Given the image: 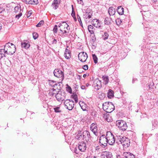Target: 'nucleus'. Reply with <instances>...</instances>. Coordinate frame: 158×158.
Instances as JSON below:
<instances>
[{
  "label": "nucleus",
  "mask_w": 158,
  "mask_h": 158,
  "mask_svg": "<svg viewBox=\"0 0 158 158\" xmlns=\"http://www.w3.org/2000/svg\"><path fill=\"white\" fill-rule=\"evenodd\" d=\"M58 27L60 28V31L62 32V36H66L67 34L69 33L70 30V27L68 24L64 22H61L58 25Z\"/></svg>",
  "instance_id": "obj_1"
},
{
  "label": "nucleus",
  "mask_w": 158,
  "mask_h": 158,
  "mask_svg": "<svg viewBox=\"0 0 158 158\" xmlns=\"http://www.w3.org/2000/svg\"><path fill=\"white\" fill-rule=\"evenodd\" d=\"M4 50L5 53L11 55L14 53L16 51L15 47L12 43H8L5 45Z\"/></svg>",
  "instance_id": "obj_2"
},
{
  "label": "nucleus",
  "mask_w": 158,
  "mask_h": 158,
  "mask_svg": "<svg viewBox=\"0 0 158 158\" xmlns=\"http://www.w3.org/2000/svg\"><path fill=\"white\" fill-rule=\"evenodd\" d=\"M102 108L107 113H111L114 109V106L112 102H106L102 104Z\"/></svg>",
  "instance_id": "obj_3"
},
{
  "label": "nucleus",
  "mask_w": 158,
  "mask_h": 158,
  "mask_svg": "<svg viewBox=\"0 0 158 158\" xmlns=\"http://www.w3.org/2000/svg\"><path fill=\"white\" fill-rule=\"evenodd\" d=\"M106 137L107 140V143L110 145H114L115 143V139L114 135L110 131H107Z\"/></svg>",
  "instance_id": "obj_4"
},
{
  "label": "nucleus",
  "mask_w": 158,
  "mask_h": 158,
  "mask_svg": "<svg viewBox=\"0 0 158 158\" xmlns=\"http://www.w3.org/2000/svg\"><path fill=\"white\" fill-rule=\"evenodd\" d=\"M116 126L121 130L125 131L127 129V126L126 123L122 120H119L116 122Z\"/></svg>",
  "instance_id": "obj_5"
},
{
  "label": "nucleus",
  "mask_w": 158,
  "mask_h": 158,
  "mask_svg": "<svg viewBox=\"0 0 158 158\" xmlns=\"http://www.w3.org/2000/svg\"><path fill=\"white\" fill-rule=\"evenodd\" d=\"M66 96V94L64 91L60 90L58 91V93L56 95V97L58 101H63L65 99Z\"/></svg>",
  "instance_id": "obj_6"
},
{
  "label": "nucleus",
  "mask_w": 158,
  "mask_h": 158,
  "mask_svg": "<svg viewBox=\"0 0 158 158\" xmlns=\"http://www.w3.org/2000/svg\"><path fill=\"white\" fill-rule=\"evenodd\" d=\"M106 135H102L99 139V143L102 147L105 148L107 146V140Z\"/></svg>",
  "instance_id": "obj_7"
},
{
  "label": "nucleus",
  "mask_w": 158,
  "mask_h": 158,
  "mask_svg": "<svg viewBox=\"0 0 158 158\" xmlns=\"http://www.w3.org/2000/svg\"><path fill=\"white\" fill-rule=\"evenodd\" d=\"M64 104L66 108L69 110L73 109L74 106V102L72 100L67 99L64 102Z\"/></svg>",
  "instance_id": "obj_8"
},
{
  "label": "nucleus",
  "mask_w": 158,
  "mask_h": 158,
  "mask_svg": "<svg viewBox=\"0 0 158 158\" xmlns=\"http://www.w3.org/2000/svg\"><path fill=\"white\" fill-rule=\"evenodd\" d=\"M54 76L56 77L61 78V81H63L64 78V74L62 71L59 69H56L54 71Z\"/></svg>",
  "instance_id": "obj_9"
},
{
  "label": "nucleus",
  "mask_w": 158,
  "mask_h": 158,
  "mask_svg": "<svg viewBox=\"0 0 158 158\" xmlns=\"http://www.w3.org/2000/svg\"><path fill=\"white\" fill-rule=\"evenodd\" d=\"M92 86L96 90H98L102 87L101 81L99 80L98 78L96 79L94 81Z\"/></svg>",
  "instance_id": "obj_10"
},
{
  "label": "nucleus",
  "mask_w": 158,
  "mask_h": 158,
  "mask_svg": "<svg viewBox=\"0 0 158 158\" xmlns=\"http://www.w3.org/2000/svg\"><path fill=\"white\" fill-rule=\"evenodd\" d=\"M88 57L87 54L84 52H80L78 55V58L79 60L82 62H85Z\"/></svg>",
  "instance_id": "obj_11"
},
{
  "label": "nucleus",
  "mask_w": 158,
  "mask_h": 158,
  "mask_svg": "<svg viewBox=\"0 0 158 158\" xmlns=\"http://www.w3.org/2000/svg\"><path fill=\"white\" fill-rule=\"evenodd\" d=\"M101 158H113L111 152L105 151L102 153Z\"/></svg>",
  "instance_id": "obj_12"
},
{
  "label": "nucleus",
  "mask_w": 158,
  "mask_h": 158,
  "mask_svg": "<svg viewBox=\"0 0 158 158\" xmlns=\"http://www.w3.org/2000/svg\"><path fill=\"white\" fill-rule=\"evenodd\" d=\"M122 142V144L124 147H128L130 146V140L127 138L125 137L124 138H123Z\"/></svg>",
  "instance_id": "obj_13"
},
{
  "label": "nucleus",
  "mask_w": 158,
  "mask_h": 158,
  "mask_svg": "<svg viewBox=\"0 0 158 158\" xmlns=\"http://www.w3.org/2000/svg\"><path fill=\"white\" fill-rule=\"evenodd\" d=\"M90 129L91 131L95 135L97 133V127L95 123H93L90 126Z\"/></svg>",
  "instance_id": "obj_14"
},
{
  "label": "nucleus",
  "mask_w": 158,
  "mask_h": 158,
  "mask_svg": "<svg viewBox=\"0 0 158 158\" xmlns=\"http://www.w3.org/2000/svg\"><path fill=\"white\" fill-rule=\"evenodd\" d=\"M79 150L81 152H84L86 149V145L85 143H79L78 146Z\"/></svg>",
  "instance_id": "obj_15"
},
{
  "label": "nucleus",
  "mask_w": 158,
  "mask_h": 158,
  "mask_svg": "<svg viewBox=\"0 0 158 158\" xmlns=\"http://www.w3.org/2000/svg\"><path fill=\"white\" fill-rule=\"evenodd\" d=\"M94 31L93 30H89V33L91 34L90 36L91 37V40H90V42H92V44L94 47H95V45L94 44V42L96 41V38L95 35L94 34Z\"/></svg>",
  "instance_id": "obj_16"
},
{
  "label": "nucleus",
  "mask_w": 158,
  "mask_h": 158,
  "mask_svg": "<svg viewBox=\"0 0 158 158\" xmlns=\"http://www.w3.org/2000/svg\"><path fill=\"white\" fill-rule=\"evenodd\" d=\"M79 104L83 111H88V107L87 105L85 102L81 101L79 102Z\"/></svg>",
  "instance_id": "obj_17"
},
{
  "label": "nucleus",
  "mask_w": 158,
  "mask_h": 158,
  "mask_svg": "<svg viewBox=\"0 0 158 158\" xmlns=\"http://www.w3.org/2000/svg\"><path fill=\"white\" fill-rule=\"evenodd\" d=\"M108 113L106 112L104 113L103 114V117L107 121L110 122L112 120V118Z\"/></svg>",
  "instance_id": "obj_18"
},
{
  "label": "nucleus",
  "mask_w": 158,
  "mask_h": 158,
  "mask_svg": "<svg viewBox=\"0 0 158 158\" xmlns=\"http://www.w3.org/2000/svg\"><path fill=\"white\" fill-rule=\"evenodd\" d=\"M116 12V10L113 7H109L108 10V12L109 15H114Z\"/></svg>",
  "instance_id": "obj_19"
},
{
  "label": "nucleus",
  "mask_w": 158,
  "mask_h": 158,
  "mask_svg": "<svg viewBox=\"0 0 158 158\" xmlns=\"http://www.w3.org/2000/svg\"><path fill=\"white\" fill-rule=\"evenodd\" d=\"M25 2L29 4H37L38 3V0H25Z\"/></svg>",
  "instance_id": "obj_20"
},
{
  "label": "nucleus",
  "mask_w": 158,
  "mask_h": 158,
  "mask_svg": "<svg viewBox=\"0 0 158 158\" xmlns=\"http://www.w3.org/2000/svg\"><path fill=\"white\" fill-rule=\"evenodd\" d=\"M147 7V9L146 10L142 11H141V12H142V14L143 15L146 16H147V15L149 14V12L148 11V10L147 8V6H143V7H142V10H144V7Z\"/></svg>",
  "instance_id": "obj_21"
},
{
  "label": "nucleus",
  "mask_w": 158,
  "mask_h": 158,
  "mask_svg": "<svg viewBox=\"0 0 158 158\" xmlns=\"http://www.w3.org/2000/svg\"><path fill=\"white\" fill-rule=\"evenodd\" d=\"M117 11L120 15H122L124 13V8L121 6H118Z\"/></svg>",
  "instance_id": "obj_22"
},
{
  "label": "nucleus",
  "mask_w": 158,
  "mask_h": 158,
  "mask_svg": "<svg viewBox=\"0 0 158 158\" xmlns=\"http://www.w3.org/2000/svg\"><path fill=\"white\" fill-rule=\"evenodd\" d=\"M64 56L67 59H69L71 57V53L69 50L66 48L64 54Z\"/></svg>",
  "instance_id": "obj_23"
},
{
  "label": "nucleus",
  "mask_w": 158,
  "mask_h": 158,
  "mask_svg": "<svg viewBox=\"0 0 158 158\" xmlns=\"http://www.w3.org/2000/svg\"><path fill=\"white\" fill-rule=\"evenodd\" d=\"M112 19L111 18L108 17H105L104 19L105 24L109 25L111 23Z\"/></svg>",
  "instance_id": "obj_24"
},
{
  "label": "nucleus",
  "mask_w": 158,
  "mask_h": 158,
  "mask_svg": "<svg viewBox=\"0 0 158 158\" xmlns=\"http://www.w3.org/2000/svg\"><path fill=\"white\" fill-rule=\"evenodd\" d=\"M21 44L22 47L25 49L28 48L30 46V44L27 42H23Z\"/></svg>",
  "instance_id": "obj_25"
},
{
  "label": "nucleus",
  "mask_w": 158,
  "mask_h": 158,
  "mask_svg": "<svg viewBox=\"0 0 158 158\" xmlns=\"http://www.w3.org/2000/svg\"><path fill=\"white\" fill-rule=\"evenodd\" d=\"M92 13L91 14V15H89V20H92V21L91 22V24L94 26V24L98 22V19H93V18L92 17Z\"/></svg>",
  "instance_id": "obj_26"
},
{
  "label": "nucleus",
  "mask_w": 158,
  "mask_h": 158,
  "mask_svg": "<svg viewBox=\"0 0 158 158\" xmlns=\"http://www.w3.org/2000/svg\"><path fill=\"white\" fill-rule=\"evenodd\" d=\"M107 96L109 98H111L114 96L113 91L111 89H109L107 93Z\"/></svg>",
  "instance_id": "obj_27"
},
{
  "label": "nucleus",
  "mask_w": 158,
  "mask_h": 158,
  "mask_svg": "<svg viewBox=\"0 0 158 158\" xmlns=\"http://www.w3.org/2000/svg\"><path fill=\"white\" fill-rule=\"evenodd\" d=\"M56 89H53L49 91V95L51 96H52L54 95H56Z\"/></svg>",
  "instance_id": "obj_28"
},
{
  "label": "nucleus",
  "mask_w": 158,
  "mask_h": 158,
  "mask_svg": "<svg viewBox=\"0 0 158 158\" xmlns=\"http://www.w3.org/2000/svg\"><path fill=\"white\" fill-rule=\"evenodd\" d=\"M102 79L103 81V83L105 85H106L108 82L109 79L108 76H103Z\"/></svg>",
  "instance_id": "obj_29"
},
{
  "label": "nucleus",
  "mask_w": 158,
  "mask_h": 158,
  "mask_svg": "<svg viewBox=\"0 0 158 158\" xmlns=\"http://www.w3.org/2000/svg\"><path fill=\"white\" fill-rule=\"evenodd\" d=\"M62 82H59L57 83H56V85H57L56 86H54V87L56 88L57 89L59 90L61 89V87H62Z\"/></svg>",
  "instance_id": "obj_30"
},
{
  "label": "nucleus",
  "mask_w": 158,
  "mask_h": 158,
  "mask_svg": "<svg viewBox=\"0 0 158 158\" xmlns=\"http://www.w3.org/2000/svg\"><path fill=\"white\" fill-rule=\"evenodd\" d=\"M104 34L102 35V38L103 40H105L108 39L109 35L106 32H104Z\"/></svg>",
  "instance_id": "obj_31"
},
{
  "label": "nucleus",
  "mask_w": 158,
  "mask_h": 158,
  "mask_svg": "<svg viewBox=\"0 0 158 158\" xmlns=\"http://www.w3.org/2000/svg\"><path fill=\"white\" fill-rule=\"evenodd\" d=\"M90 114L93 116L96 117L97 114V112L95 111L94 109L92 107V109L90 110Z\"/></svg>",
  "instance_id": "obj_32"
},
{
  "label": "nucleus",
  "mask_w": 158,
  "mask_h": 158,
  "mask_svg": "<svg viewBox=\"0 0 158 158\" xmlns=\"http://www.w3.org/2000/svg\"><path fill=\"white\" fill-rule=\"evenodd\" d=\"M158 123V122L156 120H153L152 122V124L153 126L152 127L154 129H155V128H156V127H157Z\"/></svg>",
  "instance_id": "obj_33"
},
{
  "label": "nucleus",
  "mask_w": 158,
  "mask_h": 158,
  "mask_svg": "<svg viewBox=\"0 0 158 158\" xmlns=\"http://www.w3.org/2000/svg\"><path fill=\"white\" fill-rule=\"evenodd\" d=\"M20 7L19 6H15L14 9V12L16 13L18 12L19 10L20 11L19 12H21V9L19 8Z\"/></svg>",
  "instance_id": "obj_34"
},
{
  "label": "nucleus",
  "mask_w": 158,
  "mask_h": 158,
  "mask_svg": "<svg viewBox=\"0 0 158 158\" xmlns=\"http://www.w3.org/2000/svg\"><path fill=\"white\" fill-rule=\"evenodd\" d=\"M49 84L50 85L53 87H54V86H56L57 85H56V82L52 80H50L49 81Z\"/></svg>",
  "instance_id": "obj_35"
},
{
  "label": "nucleus",
  "mask_w": 158,
  "mask_h": 158,
  "mask_svg": "<svg viewBox=\"0 0 158 158\" xmlns=\"http://www.w3.org/2000/svg\"><path fill=\"white\" fill-rule=\"evenodd\" d=\"M82 133L81 132L79 133L78 134L75 136V138L77 139L80 140L82 139Z\"/></svg>",
  "instance_id": "obj_36"
},
{
  "label": "nucleus",
  "mask_w": 158,
  "mask_h": 158,
  "mask_svg": "<svg viewBox=\"0 0 158 158\" xmlns=\"http://www.w3.org/2000/svg\"><path fill=\"white\" fill-rule=\"evenodd\" d=\"M94 26L97 28H100L101 27V23L98 19L96 23L94 24Z\"/></svg>",
  "instance_id": "obj_37"
},
{
  "label": "nucleus",
  "mask_w": 158,
  "mask_h": 158,
  "mask_svg": "<svg viewBox=\"0 0 158 158\" xmlns=\"http://www.w3.org/2000/svg\"><path fill=\"white\" fill-rule=\"evenodd\" d=\"M93 58L95 63L96 64L98 62V58L94 54L92 55Z\"/></svg>",
  "instance_id": "obj_38"
},
{
  "label": "nucleus",
  "mask_w": 158,
  "mask_h": 158,
  "mask_svg": "<svg viewBox=\"0 0 158 158\" xmlns=\"http://www.w3.org/2000/svg\"><path fill=\"white\" fill-rule=\"evenodd\" d=\"M55 112L56 113H60L61 112V111L60 109V107H57L54 108Z\"/></svg>",
  "instance_id": "obj_39"
},
{
  "label": "nucleus",
  "mask_w": 158,
  "mask_h": 158,
  "mask_svg": "<svg viewBox=\"0 0 158 158\" xmlns=\"http://www.w3.org/2000/svg\"><path fill=\"white\" fill-rule=\"evenodd\" d=\"M128 155L127 156H126V157H123V158H135L134 155L131 154V153H129Z\"/></svg>",
  "instance_id": "obj_40"
},
{
  "label": "nucleus",
  "mask_w": 158,
  "mask_h": 158,
  "mask_svg": "<svg viewBox=\"0 0 158 158\" xmlns=\"http://www.w3.org/2000/svg\"><path fill=\"white\" fill-rule=\"evenodd\" d=\"M33 38L35 40L36 39H37V38L38 37V35L36 32H34L33 33Z\"/></svg>",
  "instance_id": "obj_41"
},
{
  "label": "nucleus",
  "mask_w": 158,
  "mask_h": 158,
  "mask_svg": "<svg viewBox=\"0 0 158 158\" xmlns=\"http://www.w3.org/2000/svg\"><path fill=\"white\" fill-rule=\"evenodd\" d=\"M44 23V21L43 20H41L36 25V27H40L42 26Z\"/></svg>",
  "instance_id": "obj_42"
},
{
  "label": "nucleus",
  "mask_w": 158,
  "mask_h": 158,
  "mask_svg": "<svg viewBox=\"0 0 158 158\" xmlns=\"http://www.w3.org/2000/svg\"><path fill=\"white\" fill-rule=\"evenodd\" d=\"M58 5H57L56 4H54L53 3H52V8L55 10L57 9L59 6Z\"/></svg>",
  "instance_id": "obj_43"
},
{
  "label": "nucleus",
  "mask_w": 158,
  "mask_h": 158,
  "mask_svg": "<svg viewBox=\"0 0 158 158\" xmlns=\"http://www.w3.org/2000/svg\"><path fill=\"white\" fill-rule=\"evenodd\" d=\"M53 31L54 33H57V25H55L53 29Z\"/></svg>",
  "instance_id": "obj_44"
},
{
  "label": "nucleus",
  "mask_w": 158,
  "mask_h": 158,
  "mask_svg": "<svg viewBox=\"0 0 158 158\" xmlns=\"http://www.w3.org/2000/svg\"><path fill=\"white\" fill-rule=\"evenodd\" d=\"M32 10H30L27 12V13L26 14V15L27 18L29 17L32 14Z\"/></svg>",
  "instance_id": "obj_45"
},
{
  "label": "nucleus",
  "mask_w": 158,
  "mask_h": 158,
  "mask_svg": "<svg viewBox=\"0 0 158 158\" xmlns=\"http://www.w3.org/2000/svg\"><path fill=\"white\" fill-rule=\"evenodd\" d=\"M72 13L71 14V15L74 18V17L75 16V13L74 10V8L73 7V5H72Z\"/></svg>",
  "instance_id": "obj_46"
},
{
  "label": "nucleus",
  "mask_w": 158,
  "mask_h": 158,
  "mask_svg": "<svg viewBox=\"0 0 158 158\" xmlns=\"http://www.w3.org/2000/svg\"><path fill=\"white\" fill-rule=\"evenodd\" d=\"M60 2V0H54L53 3L54 4H56L57 5H59Z\"/></svg>",
  "instance_id": "obj_47"
},
{
  "label": "nucleus",
  "mask_w": 158,
  "mask_h": 158,
  "mask_svg": "<svg viewBox=\"0 0 158 158\" xmlns=\"http://www.w3.org/2000/svg\"><path fill=\"white\" fill-rule=\"evenodd\" d=\"M115 21H116V24L118 26L122 22V21H121V19H116V20Z\"/></svg>",
  "instance_id": "obj_48"
},
{
  "label": "nucleus",
  "mask_w": 158,
  "mask_h": 158,
  "mask_svg": "<svg viewBox=\"0 0 158 158\" xmlns=\"http://www.w3.org/2000/svg\"><path fill=\"white\" fill-rule=\"evenodd\" d=\"M67 90L70 93H71L72 92V90L70 87L68 86V87L66 88Z\"/></svg>",
  "instance_id": "obj_49"
},
{
  "label": "nucleus",
  "mask_w": 158,
  "mask_h": 158,
  "mask_svg": "<svg viewBox=\"0 0 158 158\" xmlns=\"http://www.w3.org/2000/svg\"><path fill=\"white\" fill-rule=\"evenodd\" d=\"M22 15V12H19V14L16 15L15 17L18 19Z\"/></svg>",
  "instance_id": "obj_50"
},
{
  "label": "nucleus",
  "mask_w": 158,
  "mask_h": 158,
  "mask_svg": "<svg viewBox=\"0 0 158 158\" xmlns=\"http://www.w3.org/2000/svg\"><path fill=\"white\" fill-rule=\"evenodd\" d=\"M125 137H123L121 136H119V137L118 138V140H119V141L122 144V139H123V138H124Z\"/></svg>",
  "instance_id": "obj_51"
},
{
  "label": "nucleus",
  "mask_w": 158,
  "mask_h": 158,
  "mask_svg": "<svg viewBox=\"0 0 158 158\" xmlns=\"http://www.w3.org/2000/svg\"><path fill=\"white\" fill-rule=\"evenodd\" d=\"M73 98H74L76 102H78V98L77 97V96L74 95L73 96Z\"/></svg>",
  "instance_id": "obj_52"
},
{
  "label": "nucleus",
  "mask_w": 158,
  "mask_h": 158,
  "mask_svg": "<svg viewBox=\"0 0 158 158\" xmlns=\"http://www.w3.org/2000/svg\"><path fill=\"white\" fill-rule=\"evenodd\" d=\"M83 68L84 69L86 70L88 69V65H85L83 66Z\"/></svg>",
  "instance_id": "obj_53"
},
{
  "label": "nucleus",
  "mask_w": 158,
  "mask_h": 158,
  "mask_svg": "<svg viewBox=\"0 0 158 158\" xmlns=\"http://www.w3.org/2000/svg\"><path fill=\"white\" fill-rule=\"evenodd\" d=\"M4 10L5 9L0 7V13H2V11H4Z\"/></svg>",
  "instance_id": "obj_54"
},
{
  "label": "nucleus",
  "mask_w": 158,
  "mask_h": 158,
  "mask_svg": "<svg viewBox=\"0 0 158 158\" xmlns=\"http://www.w3.org/2000/svg\"><path fill=\"white\" fill-rule=\"evenodd\" d=\"M81 88L82 89H86L87 88H86V86L85 85H82L81 86Z\"/></svg>",
  "instance_id": "obj_55"
},
{
  "label": "nucleus",
  "mask_w": 158,
  "mask_h": 158,
  "mask_svg": "<svg viewBox=\"0 0 158 158\" xmlns=\"http://www.w3.org/2000/svg\"><path fill=\"white\" fill-rule=\"evenodd\" d=\"M57 43V40H56L54 39V40L52 41V44H56Z\"/></svg>",
  "instance_id": "obj_56"
},
{
  "label": "nucleus",
  "mask_w": 158,
  "mask_h": 158,
  "mask_svg": "<svg viewBox=\"0 0 158 158\" xmlns=\"http://www.w3.org/2000/svg\"><path fill=\"white\" fill-rule=\"evenodd\" d=\"M3 56H5L4 54H0V59H2Z\"/></svg>",
  "instance_id": "obj_57"
},
{
  "label": "nucleus",
  "mask_w": 158,
  "mask_h": 158,
  "mask_svg": "<svg viewBox=\"0 0 158 158\" xmlns=\"http://www.w3.org/2000/svg\"><path fill=\"white\" fill-rule=\"evenodd\" d=\"M91 149V150H96V148L94 147H93Z\"/></svg>",
  "instance_id": "obj_58"
},
{
  "label": "nucleus",
  "mask_w": 158,
  "mask_h": 158,
  "mask_svg": "<svg viewBox=\"0 0 158 158\" xmlns=\"http://www.w3.org/2000/svg\"><path fill=\"white\" fill-rule=\"evenodd\" d=\"M3 52V49H0V54H3L2 52Z\"/></svg>",
  "instance_id": "obj_59"
},
{
  "label": "nucleus",
  "mask_w": 158,
  "mask_h": 158,
  "mask_svg": "<svg viewBox=\"0 0 158 158\" xmlns=\"http://www.w3.org/2000/svg\"><path fill=\"white\" fill-rule=\"evenodd\" d=\"M35 47L37 48L38 50H40L39 49V47L38 45H35Z\"/></svg>",
  "instance_id": "obj_60"
},
{
  "label": "nucleus",
  "mask_w": 158,
  "mask_h": 158,
  "mask_svg": "<svg viewBox=\"0 0 158 158\" xmlns=\"http://www.w3.org/2000/svg\"><path fill=\"white\" fill-rule=\"evenodd\" d=\"M89 85V84L88 83H87L86 84V86H86V88H87V89H88V87Z\"/></svg>",
  "instance_id": "obj_61"
},
{
  "label": "nucleus",
  "mask_w": 158,
  "mask_h": 158,
  "mask_svg": "<svg viewBox=\"0 0 158 158\" xmlns=\"http://www.w3.org/2000/svg\"><path fill=\"white\" fill-rule=\"evenodd\" d=\"M79 16V18L77 17V18H78V19L79 21V22H80V21L81 22V20L80 19V17L79 16Z\"/></svg>",
  "instance_id": "obj_62"
},
{
  "label": "nucleus",
  "mask_w": 158,
  "mask_h": 158,
  "mask_svg": "<svg viewBox=\"0 0 158 158\" xmlns=\"http://www.w3.org/2000/svg\"><path fill=\"white\" fill-rule=\"evenodd\" d=\"M85 133H87V135H88V133H89V132H88V131H84V132H83V133L84 134H85Z\"/></svg>",
  "instance_id": "obj_63"
},
{
  "label": "nucleus",
  "mask_w": 158,
  "mask_h": 158,
  "mask_svg": "<svg viewBox=\"0 0 158 158\" xmlns=\"http://www.w3.org/2000/svg\"><path fill=\"white\" fill-rule=\"evenodd\" d=\"M87 75L86 74H84L83 75V77H85Z\"/></svg>",
  "instance_id": "obj_64"
}]
</instances>
